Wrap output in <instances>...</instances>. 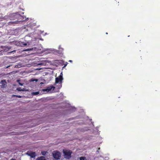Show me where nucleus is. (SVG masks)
I'll return each mask as SVG.
<instances>
[{"label":"nucleus","mask_w":160,"mask_h":160,"mask_svg":"<svg viewBox=\"0 0 160 160\" xmlns=\"http://www.w3.org/2000/svg\"><path fill=\"white\" fill-rule=\"evenodd\" d=\"M80 160H87L85 157H82L80 158Z\"/></svg>","instance_id":"obj_11"},{"label":"nucleus","mask_w":160,"mask_h":160,"mask_svg":"<svg viewBox=\"0 0 160 160\" xmlns=\"http://www.w3.org/2000/svg\"><path fill=\"white\" fill-rule=\"evenodd\" d=\"M19 84L20 86H22L23 85V83H21L20 82H19Z\"/></svg>","instance_id":"obj_21"},{"label":"nucleus","mask_w":160,"mask_h":160,"mask_svg":"<svg viewBox=\"0 0 160 160\" xmlns=\"http://www.w3.org/2000/svg\"><path fill=\"white\" fill-rule=\"evenodd\" d=\"M54 85V86H51V91H52V92H59V89L62 87V83L59 82L56 83L55 82Z\"/></svg>","instance_id":"obj_1"},{"label":"nucleus","mask_w":160,"mask_h":160,"mask_svg":"<svg viewBox=\"0 0 160 160\" xmlns=\"http://www.w3.org/2000/svg\"><path fill=\"white\" fill-rule=\"evenodd\" d=\"M23 45H24V46H26V45H27V43H24L23 44Z\"/></svg>","instance_id":"obj_23"},{"label":"nucleus","mask_w":160,"mask_h":160,"mask_svg":"<svg viewBox=\"0 0 160 160\" xmlns=\"http://www.w3.org/2000/svg\"><path fill=\"white\" fill-rule=\"evenodd\" d=\"M10 160H16L15 159H13V158H12Z\"/></svg>","instance_id":"obj_24"},{"label":"nucleus","mask_w":160,"mask_h":160,"mask_svg":"<svg viewBox=\"0 0 160 160\" xmlns=\"http://www.w3.org/2000/svg\"><path fill=\"white\" fill-rule=\"evenodd\" d=\"M14 16H15L16 18H18L20 16V15L18 13H16L14 14Z\"/></svg>","instance_id":"obj_13"},{"label":"nucleus","mask_w":160,"mask_h":160,"mask_svg":"<svg viewBox=\"0 0 160 160\" xmlns=\"http://www.w3.org/2000/svg\"><path fill=\"white\" fill-rule=\"evenodd\" d=\"M50 51H52V49H51Z\"/></svg>","instance_id":"obj_28"},{"label":"nucleus","mask_w":160,"mask_h":160,"mask_svg":"<svg viewBox=\"0 0 160 160\" xmlns=\"http://www.w3.org/2000/svg\"><path fill=\"white\" fill-rule=\"evenodd\" d=\"M39 93V92H33V94L35 95H37Z\"/></svg>","instance_id":"obj_17"},{"label":"nucleus","mask_w":160,"mask_h":160,"mask_svg":"<svg viewBox=\"0 0 160 160\" xmlns=\"http://www.w3.org/2000/svg\"><path fill=\"white\" fill-rule=\"evenodd\" d=\"M43 84V83L42 82H41L40 83V84H41V85H42V84Z\"/></svg>","instance_id":"obj_25"},{"label":"nucleus","mask_w":160,"mask_h":160,"mask_svg":"<svg viewBox=\"0 0 160 160\" xmlns=\"http://www.w3.org/2000/svg\"><path fill=\"white\" fill-rule=\"evenodd\" d=\"M68 63L67 62H66L65 64L64 63L63 65L64 64V66L63 67V68H65L67 66Z\"/></svg>","instance_id":"obj_19"},{"label":"nucleus","mask_w":160,"mask_h":160,"mask_svg":"<svg viewBox=\"0 0 160 160\" xmlns=\"http://www.w3.org/2000/svg\"><path fill=\"white\" fill-rule=\"evenodd\" d=\"M106 34H108V33L107 32H106Z\"/></svg>","instance_id":"obj_30"},{"label":"nucleus","mask_w":160,"mask_h":160,"mask_svg":"<svg viewBox=\"0 0 160 160\" xmlns=\"http://www.w3.org/2000/svg\"><path fill=\"white\" fill-rule=\"evenodd\" d=\"M29 81L30 82H34V81H36V82H37L38 81V79H34L32 78V79L30 80Z\"/></svg>","instance_id":"obj_10"},{"label":"nucleus","mask_w":160,"mask_h":160,"mask_svg":"<svg viewBox=\"0 0 160 160\" xmlns=\"http://www.w3.org/2000/svg\"><path fill=\"white\" fill-rule=\"evenodd\" d=\"M50 69H52V68H51Z\"/></svg>","instance_id":"obj_32"},{"label":"nucleus","mask_w":160,"mask_h":160,"mask_svg":"<svg viewBox=\"0 0 160 160\" xmlns=\"http://www.w3.org/2000/svg\"><path fill=\"white\" fill-rule=\"evenodd\" d=\"M64 64V61L62 60H53L52 62H51V65L56 67L58 66H62Z\"/></svg>","instance_id":"obj_2"},{"label":"nucleus","mask_w":160,"mask_h":160,"mask_svg":"<svg viewBox=\"0 0 160 160\" xmlns=\"http://www.w3.org/2000/svg\"><path fill=\"white\" fill-rule=\"evenodd\" d=\"M28 90L25 88H23L22 89V91H28Z\"/></svg>","instance_id":"obj_18"},{"label":"nucleus","mask_w":160,"mask_h":160,"mask_svg":"<svg viewBox=\"0 0 160 160\" xmlns=\"http://www.w3.org/2000/svg\"><path fill=\"white\" fill-rule=\"evenodd\" d=\"M0 84H1L0 85L1 88H4L6 86V82L5 80H3L1 81Z\"/></svg>","instance_id":"obj_7"},{"label":"nucleus","mask_w":160,"mask_h":160,"mask_svg":"<svg viewBox=\"0 0 160 160\" xmlns=\"http://www.w3.org/2000/svg\"><path fill=\"white\" fill-rule=\"evenodd\" d=\"M59 51H58V50H57V51H56V53H59Z\"/></svg>","instance_id":"obj_22"},{"label":"nucleus","mask_w":160,"mask_h":160,"mask_svg":"<svg viewBox=\"0 0 160 160\" xmlns=\"http://www.w3.org/2000/svg\"><path fill=\"white\" fill-rule=\"evenodd\" d=\"M63 79V78L62 75H60L58 77L56 78L55 82L56 83H57L58 82L62 83Z\"/></svg>","instance_id":"obj_6"},{"label":"nucleus","mask_w":160,"mask_h":160,"mask_svg":"<svg viewBox=\"0 0 160 160\" xmlns=\"http://www.w3.org/2000/svg\"><path fill=\"white\" fill-rule=\"evenodd\" d=\"M26 154L28 156L30 157L31 158H34L36 156V153L35 152H33L32 151H28Z\"/></svg>","instance_id":"obj_5"},{"label":"nucleus","mask_w":160,"mask_h":160,"mask_svg":"<svg viewBox=\"0 0 160 160\" xmlns=\"http://www.w3.org/2000/svg\"><path fill=\"white\" fill-rule=\"evenodd\" d=\"M42 91L43 92H48L50 91V88L49 87H48V89H42Z\"/></svg>","instance_id":"obj_9"},{"label":"nucleus","mask_w":160,"mask_h":160,"mask_svg":"<svg viewBox=\"0 0 160 160\" xmlns=\"http://www.w3.org/2000/svg\"><path fill=\"white\" fill-rule=\"evenodd\" d=\"M12 97H17L18 98H21L22 97V96H20V95H12Z\"/></svg>","instance_id":"obj_14"},{"label":"nucleus","mask_w":160,"mask_h":160,"mask_svg":"<svg viewBox=\"0 0 160 160\" xmlns=\"http://www.w3.org/2000/svg\"><path fill=\"white\" fill-rule=\"evenodd\" d=\"M52 155L54 158L56 159H59L61 156V153L57 151L53 152Z\"/></svg>","instance_id":"obj_4"},{"label":"nucleus","mask_w":160,"mask_h":160,"mask_svg":"<svg viewBox=\"0 0 160 160\" xmlns=\"http://www.w3.org/2000/svg\"><path fill=\"white\" fill-rule=\"evenodd\" d=\"M100 149V148H98V150H99Z\"/></svg>","instance_id":"obj_29"},{"label":"nucleus","mask_w":160,"mask_h":160,"mask_svg":"<svg viewBox=\"0 0 160 160\" xmlns=\"http://www.w3.org/2000/svg\"><path fill=\"white\" fill-rule=\"evenodd\" d=\"M69 61L70 62H72V60H69Z\"/></svg>","instance_id":"obj_27"},{"label":"nucleus","mask_w":160,"mask_h":160,"mask_svg":"<svg viewBox=\"0 0 160 160\" xmlns=\"http://www.w3.org/2000/svg\"><path fill=\"white\" fill-rule=\"evenodd\" d=\"M60 75H62V72H61Z\"/></svg>","instance_id":"obj_26"},{"label":"nucleus","mask_w":160,"mask_h":160,"mask_svg":"<svg viewBox=\"0 0 160 160\" xmlns=\"http://www.w3.org/2000/svg\"><path fill=\"white\" fill-rule=\"evenodd\" d=\"M22 89L21 88H18L16 89L17 90L19 91H22Z\"/></svg>","instance_id":"obj_16"},{"label":"nucleus","mask_w":160,"mask_h":160,"mask_svg":"<svg viewBox=\"0 0 160 160\" xmlns=\"http://www.w3.org/2000/svg\"><path fill=\"white\" fill-rule=\"evenodd\" d=\"M46 153H47V152L46 151H42L41 152L42 154L44 156H45V155H46Z\"/></svg>","instance_id":"obj_15"},{"label":"nucleus","mask_w":160,"mask_h":160,"mask_svg":"<svg viewBox=\"0 0 160 160\" xmlns=\"http://www.w3.org/2000/svg\"><path fill=\"white\" fill-rule=\"evenodd\" d=\"M33 49V48H28L27 49H24L23 50V51H32Z\"/></svg>","instance_id":"obj_12"},{"label":"nucleus","mask_w":160,"mask_h":160,"mask_svg":"<svg viewBox=\"0 0 160 160\" xmlns=\"http://www.w3.org/2000/svg\"><path fill=\"white\" fill-rule=\"evenodd\" d=\"M63 152L65 158L69 159L71 158V154L72 153V151L69 150L63 149Z\"/></svg>","instance_id":"obj_3"},{"label":"nucleus","mask_w":160,"mask_h":160,"mask_svg":"<svg viewBox=\"0 0 160 160\" xmlns=\"http://www.w3.org/2000/svg\"><path fill=\"white\" fill-rule=\"evenodd\" d=\"M36 160H46L45 157L43 156L39 157H38Z\"/></svg>","instance_id":"obj_8"},{"label":"nucleus","mask_w":160,"mask_h":160,"mask_svg":"<svg viewBox=\"0 0 160 160\" xmlns=\"http://www.w3.org/2000/svg\"><path fill=\"white\" fill-rule=\"evenodd\" d=\"M20 79H18L17 80V82L18 83V84L19 83V82H20Z\"/></svg>","instance_id":"obj_20"},{"label":"nucleus","mask_w":160,"mask_h":160,"mask_svg":"<svg viewBox=\"0 0 160 160\" xmlns=\"http://www.w3.org/2000/svg\"><path fill=\"white\" fill-rule=\"evenodd\" d=\"M63 68V67L62 68V69H63V68Z\"/></svg>","instance_id":"obj_31"}]
</instances>
